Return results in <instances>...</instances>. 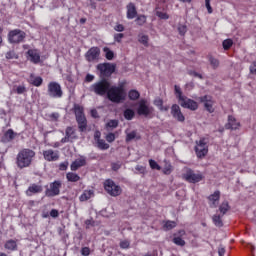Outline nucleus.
I'll return each instance as SVG.
<instances>
[{
    "label": "nucleus",
    "instance_id": "obj_19",
    "mask_svg": "<svg viewBox=\"0 0 256 256\" xmlns=\"http://www.w3.org/2000/svg\"><path fill=\"white\" fill-rule=\"evenodd\" d=\"M45 161H59V150L48 149L43 151Z\"/></svg>",
    "mask_w": 256,
    "mask_h": 256
},
{
    "label": "nucleus",
    "instance_id": "obj_23",
    "mask_svg": "<svg viewBox=\"0 0 256 256\" xmlns=\"http://www.w3.org/2000/svg\"><path fill=\"white\" fill-rule=\"evenodd\" d=\"M37 193H43V186L38 184H32L26 190V195L28 197H31L32 195H35Z\"/></svg>",
    "mask_w": 256,
    "mask_h": 256
},
{
    "label": "nucleus",
    "instance_id": "obj_32",
    "mask_svg": "<svg viewBox=\"0 0 256 256\" xmlns=\"http://www.w3.org/2000/svg\"><path fill=\"white\" fill-rule=\"evenodd\" d=\"M123 115L126 121H132V119H134L135 117V111L131 108H127L126 110H124Z\"/></svg>",
    "mask_w": 256,
    "mask_h": 256
},
{
    "label": "nucleus",
    "instance_id": "obj_29",
    "mask_svg": "<svg viewBox=\"0 0 256 256\" xmlns=\"http://www.w3.org/2000/svg\"><path fill=\"white\" fill-rule=\"evenodd\" d=\"M95 194L93 192V190H85L81 196L79 197L80 201H89V199H91V197H93Z\"/></svg>",
    "mask_w": 256,
    "mask_h": 256
},
{
    "label": "nucleus",
    "instance_id": "obj_37",
    "mask_svg": "<svg viewBox=\"0 0 256 256\" xmlns=\"http://www.w3.org/2000/svg\"><path fill=\"white\" fill-rule=\"evenodd\" d=\"M177 227V222L168 220L164 224V229L166 231H171V229H175Z\"/></svg>",
    "mask_w": 256,
    "mask_h": 256
},
{
    "label": "nucleus",
    "instance_id": "obj_28",
    "mask_svg": "<svg viewBox=\"0 0 256 256\" xmlns=\"http://www.w3.org/2000/svg\"><path fill=\"white\" fill-rule=\"evenodd\" d=\"M66 179H67V181H69L70 183H77V181H80L81 176L78 175L77 173L68 172V173L66 174Z\"/></svg>",
    "mask_w": 256,
    "mask_h": 256
},
{
    "label": "nucleus",
    "instance_id": "obj_4",
    "mask_svg": "<svg viewBox=\"0 0 256 256\" xmlns=\"http://www.w3.org/2000/svg\"><path fill=\"white\" fill-rule=\"evenodd\" d=\"M74 113H75L76 121L78 123L79 132L84 133V131H87V118L83 113V107L77 104L74 105Z\"/></svg>",
    "mask_w": 256,
    "mask_h": 256
},
{
    "label": "nucleus",
    "instance_id": "obj_63",
    "mask_svg": "<svg viewBox=\"0 0 256 256\" xmlns=\"http://www.w3.org/2000/svg\"><path fill=\"white\" fill-rule=\"evenodd\" d=\"M94 140L97 143L98 141H101V132L100 131H96L94 133Z\"/></svg>",
    "mask_w": 256,
    "mask_h": 256
},
{
    "label": "nucleus",
    "instance_id": "obj_64",
    "mask_svg": "<svg viewBox=\"0 0 256 256\" xmlns=\"http://www.w3.org/2000/svg\"><path fill=\"white\" fill-rule=\"evenodd\" d=\"M189 74L193 75V77H198V79H203V75H201L200 73H197L195 71H190Z\"/></svg>",
    "mask_w": 256,
    "mask_h": 256
},
{
    "label": "nucleus",
    "instance_id": "obj_13",
    "mask_svg": "<svg viewBox=\"0 0 256 256\" xmlns=\"http://www.w3.org/2000/svg\"><path fill=\"white\" fill-rule=\"evenodd\" d=\"M77 139V133L75 132V128L72 126H68L65 130V137L61 139V143H73Z\"/></svg>",
    "mask_w": 256,
    "mask_h": 256
},
{
    "label": "nucleus",
    "instance_id": "obj_50",
    "mask_svg": "<svg viewBox=\"0 0 256 256\" xmlns=\"http://www.w3.org/2000/svg\"><path fill=\"white\" fill-rule=\"evenodd\" d=\"M156 15L157 17H159V19H164V20L169 19V14L165 12L157 11Z\"/></svg>",
    "mask_w": 256,
    "mask_h": 256
},
{
    "label": "nucleus",
    "instance_id": "obj_5",
    "mask_svg": "<svg viewBox=\"0 0 256 256\" xmlns=\"http://www.w3.org/2000/svg\"><path fill=\"white\" fill-rule=\"evenodd\" d=\"M154 111L155 109L153 108V106L149 105V102L146 99H141L138 102V115H142L143 117H149V119H152Z\"/></svg>",
    "mask_w": 256,
    "mask_h": 256
},
{
    "label": "nucleus",
    "instance_id": "obj_38",
    "mask_svg": "<svg viewBox=\"0 0 256 256\" xmlns=\"http://www.w3.org/2000/svg\"><path fill=\"white\" fill-rule=\"evenodd\" d=\"M174 91L176 93V97H177L178 101H181L185 97L183 95V92H181V87H179L178 85L174 86Z\"/></svg>",
    "mask_w": 256,
    "mask_h": 256
},
{
    "label": "nucleus",
    "instance_id": "obj_47",
    "mask_svg": "<svg viewBox=\"0 0 256 256\" xmlns=\"http://www.w3.org/2000/svg\"><path fill=\"white\" fill-rule=\"evenodd\" d=\"M6 59H19V56L15 53V51H9L6 53Z\"/></svg>",
    "mask_w": 256,
    "mask_h": 256
},
{
    "label": "nucleus",
    "instance_id": "obj_3",
    "mask_svg": "<svg viewBox=\"0 0 256 256\" xmlns=\"http://www.w3.org/2000/svg\"><path fill=\"white\" fill-rule=\"evenodd\" d=\"M110 87H111V83L107 81V79H102L101 81H98L92 84L89 88V91H91L92 93H95V95H99L100 97H103L107 95Z\"/></svg>",
    "mask_w": 256,
    "mask_h": 256
},
{
    "label": "nucleus",
    "instance_id": "obj_36",
    "mask_svg": "<svg viewBox=\"0 0 256 256\" xmlns=\"http://www.w3.org/2000/svg\"><path fill=\"white\" fill-rule=\"evenodd\" d=\"M133 139H141V136H137V131H132L126 135V143L133 141Z\"/></svg>",
    "mask_w": 256,
    "mask_h": 256
},
{
    "label": "nucleus",
    "instance_id": "obj_40",
    "mask_svg": "<svg viewBox=\"0 0 256 256\" xmlns=\"http://www.w3.org/2000/svg\"><path fill=\"white\" fill-rule=\"evenodd\" d=\"M137 25L143 26L147 23V16L146 15H140L136 18Z\"/></svg>",
    "mask_w": 256,
    "mask_h": 256
},
{
    "label": "nucleus",
    "instance_id": "obj_35",
    "mask_svg": "<svg viewBox=\"0 0 256 256\" xmlns=\"http://www.w3.org/2000/svg\"><path fill=\"white\" fill-rule=\"evenodd\" d=\"M128 97L131 101H137V99L141 97V94L137 90H130L128 93Z\"/></svg>",
    "mask_w": 256,
    "mask_h": 256
},
{
    "label": "nucleus",
    "instance_id": "obj_41",
    "mask_svg": "<svg viewBox=\"0 0 256 256\" xmlns=\"http://www.w3.org/2000/svg\"><path fill=\"white\" fill-rule=\"evenodd\" d=\"M222 45L223 49H225V51H228V49H231V47H233V40L226 39L223 41Z\"/></svg>",
    "mask_w": 256,
    "mask_h": 256
},
{
    "label": "nucleus",
    "instance_id": "obj_22",
    "mask_svg": "<svg viewBox=\"0 0 256 256\" xmlns=\"http://www.w3.org/2000/svg\"><path fill=\"white\" fill-rule=\"evenodd\" d=\"M126 9H127V13H126L127 19H135V17H137V7L133 2L128 3V5L126 6Z\"/></svg>",
    "mask_w": 256,
    "mask_h": 256
},
{
    "label": "nucleus",
    "instance_id": "obj_56",
    "mask_svg": "<svg viewBox=\"0 0 256 256\" xmlns=\"http://www.w3.org/2000/svg\"><path fill=\"white\" fill-rule=\"evenodd\" d=\"M90 254H91V249H89V247H83L81 249V255L89 256Z\"/></svg>",
    "mask_w": 256,
    "mask_h": 256
},
{
    "label": "nucleus",
    "instance_id": "obj_42",
    "mask_svg": "<svg viewBox=\"0 0 256 256\" xmlns=\"http://www.w3.org/2000/svg\"><path fill=\"white\" fill-rule=\"evenodd\" d=\"M106 127L109 129H117V127H119V121L118 120H110L106 124Z\"/></svg>",
    "mask_w": 256,
    "mask_h": 256
},
{
    "label": "nucleus",
    "instance_id": "obj_33",
    "mask_svg": "<svg viewBox=\"0 0 256 256\" xmlns=\"http://www.w3.org/2000/svg\"><path fill=\"white\" fill-rule=\"evenodd\" d=\"M96 147L101 151H107L109 149V144L105 140L101 139L96 142Z\"/></svg>",
    "mask_w": 256,
    "mask_h": 256
},
{
    "label": "nucleus",
    "instance_id": "obj_53",
    "mask_svg": "<svg viewBox=\"0 0 256 256\" xmlns=\"http://www.w3.org/2000/svg\"><path fill=\"white\" fill-rule=\"evenodd\" d=\"M123 37H125L123 33L114 34V41H116V43H121Z\"/></svg>",
    "mask_w": 256,
    "mask_h": 256
},
{
    "label": "nucleus",
    "instance_id": "obj_52",
    "mask_svg": "<svg viewBox=\"0 0 256 256\" xmlns=\"http://www.w3.org/2000/svg\"><path fill=\"white\" fill-rule=\"evenodd\" d=\"M154 105L158 107V109H163V99L157 98L154 100Z\"/></svg>",
    "mask_w": 256,
    "mask_h": 256
},
{
    "label": "nucleus",
    "instance_id": "obj_2",
    "mask_svg": "<svg viewBox=\"0 0 256 256\" xmlns=\"http://www.w3.org/2000/svg\"><path fill=\"white\" fill-rule=\"evenodd\" d=\"M107 97L112 103H121L125 101V89L122 86H110Z\"/></svg>",
    "mask_w": 256,
    "mask_h": 256
},
{
    "label": "nucleus",
    "instance_id": "obj_62",
    "mask_svg": "<svg viewBox=\"0 0 256 256\" xmlns=\"http://www.w3.org/2000/svg\"><path fill=\"white\" fill-rule=\"evenodd\" d=\"M50 216H52L54 219L59 217V211L57 209H52L50 211Z\"/></svg>",
    "mask_w": 256,
    "mask_h": 256
},
{
    "label": "nucleus",
    "instance_id": "obj_43",
    "mask_svg": "<svg viewBox=\"0 0 256 256\" xmlns=\"http://www.w3.org/2000/svg\"><path fill=\"white\" fill-rule=\"evenodd\" d=\"M172 172H173V166H171L170 163H166L163 168L164 175H171Z\"/></svg>",
    "mask_w": 256,
    "mask_h": 256
},
{
    "label": "nucleus",
    "instance_id": "obj_1",
    "mask_svg": "<svg viewBox=\"0 0 256 256\" xmlns=\"http://www.w3.org/2000/svg\"><path fill=\"white\" fill-rule=\"evenodd\" d=\"M35 158V151L24 148L20 150L16 156V165L18 169H25L31 166L33 159Z\"/></svg>",
    "mask_w": 256,
    "mask_h": 256
},
{
    "label": "nucleus",
    "instance_id": "obj_18",
    "mask_svg": "<svg viewBox=\"0 0 256 256\" xmlns=\"http://www.w3.org/2000/svg\"><path fill=\"white\" fill-rule=\"evenodd\" d=\"M171 115L176 121H179V123H184L185 122V116L181 112V107L179 105L174 104L171 107Z\"/></svg>",
    "mask_w": 256,
    "mask_h": 256
},
{
    "label": "nucleus",
    "instance_id": "obj_54",
    "mask_svg": "<svg viewBox=\"0 0 256 256\" xmlns=\"http://www.w3.org/2000/svg\"><path fill=\"white\" fill-rule=\"evenodd\" d=\"M178 32H179L180 35H185L187 33V26L179 25L178 26Z\"/></svg>",
    "mask_w": 256,
    "mask_h": 256
},
{
    "label": "nucleus",
    "instance_id": "obj_21",
    "mask_svg": "<svg viewBox=\"0 0 256 256\" xmlns=\"http://www.w3.org/2000/svg\"><path fill=\"white\" fill-rule=\"evenodd\" d=\"M17 137V133L13 129H8L1 138L2 143H11Z\"/></svg>",
    "mask_w": 256,
    "mask_h": 256
},
{
    "label": "nucleus",
    "instance_id": "obj_7",
    "mask_svg": "<svg viewBox=\"0 0 256 256\" xmlns=\"http://www.w3.org/2000/svg\"><path fill=\"white\" fill-rule=\"evenodd\" d=\"M117 69V66L115 64L106 62V63H100L97 65V70L100 73V77L105 79V77H111V74Z\"/></svg>",
    "mask_w": 256,
    "mask_h": 256
},
{
    "label": "nucleus",
    "instance_id": "obj_27",
    "mask_svg": "<svg viewBox=\"0 0 256 256\" xmlns=\"http://www.w3.org/2000/svg\"><path fill=\"white\" fill-rule=\"evenodd\" d=\"M226 129H239V122L235 117L229 115L228 116V123L225 125Z\"/></svg>",
    "mask_w": 256,
    "mask_h": 256
},
{
    "label": "nucleus",
    "instance_id": "obj_14",
    "mask_svg": "<svg viewBox=\"0 0 256 256\" xmlns=\"http://www.w3.org/2000/svg\"><path fill=\"white\" fill-rule=\"evenodd\" d=\"M179 103L181 107H184V109H190V111H197V109H199V104L195 102V100L187 98L186 96L181 99Z\"/></svg>",
    "mask_w": 256,
    "mask_h": 256
},
{
    "label": "nucleus",
    "instance_id": "obj_26",
    "mask_svg": "<svg viewBox=\"0 0 256 256\" xmlns=\"http://www.w3.org/2000/svg\"><path fill=\"white\" fill-rule=\"evenodd\" d=\"M178 235L179 236H177V234H174V238L172 240L173 243L175 245H178V247H185V240H183V238H181V237H183V235H185V230H180L178 232Z\"/></svg>",
    "mask_w": 256,
    "mask_h": 256
},
{
    "label": "nucleus",
    "instance_id": "obj_60",
    "mask_svg": "<svg viewBox=\"0 0 256 256\" xmlns=\"http://www.w3.org/2000/svg\"><path fill=\"white\" fill-rule=\"evenodd\" d=\"M59 117H60V115L57 112H54V113L50 114V119L52 121H59Z\"/></svg>",
    "mask_w": 256,
    "mask_h": 256
},
{
    "label": "nucleus",
    "instance_id": "obj_44",
    "mask_svg": "<svg viewBox=\"0 0 256 256\" xmlns=\"http://www.w3.org/2000/svg\"><path fill=\"white\" fill-rule=\"evenodd\" d=\"M149 165H150L151 169H156V171H161V166H159L157 164V161H155L153 159H150L149 160Z\"/></svg>",
    "mask_w": 256,
    "mask_h": 256
},
{
    "label": "nucleus",
    "instance_id": "obj_34",
    "mask_svg": "<svg viewBox=\"0 0 256 256\" xmlns=\"http://www.w3.org/2000/svg\"><path fill=\"white\" fill-rule=\"evenodd\" d=\"M103 51L105 52V57L108 61H113L114 57H115V53L109 49V47H104Z\"/></svg>",
    "mask_w": 256,
    "mask_h": 256
},
{
    "label": "nucleus",
    "instance_id": "obj_9",
    "mask_svg": "<svg viewBox=\"0 0 256 256\" xmlns=\"http://www.w3.org/2000/svg\"><path fill=\"white\" fill-rule=\"evenodd\" d=\"M104 189L108 195H111V197H119L122 191L121 186L115 184V182L111 179L104 182Z\"/></svg>",
    "mask_w": 256,
    "mask_h": 256
},
{
    "label": "nucleus",
    "instance_id": "obj_16",
    "mask_svg": "<svg viewBox=\"0 0 256 256\" xmlns=\"http://www.w3.org/2000/svg\"><path fill=\"white\" fill-rule=\"evenodd\" d=\"M99 55H101V50L99 49V47H92L86 52L85 58L86 61L92 63V61H96V59H99Z\"/></svg>",
    "mask_w": 256,
    "mask_h": 256
},
{
    "label": "nucleus",
    "instance_id": "obj_39",
    "mask_svg": "<svg viewBox=\"0 0 256 256\" xmlns=\"http://www.w3.org/2000/svg\"><path fill=\"white\" fill-rule=\"evenodd\" d=\"M219 211L222 213L221 215H225L229 211V202H223L219 207Z\"/></svg>",
    "mask_w": 256,
    "mask_h": 256
},
{
    "label": "nucleus",
    "instance_id": "obj_15",
    "mask_svg": "<svg viewBox=\"0 0 256 256\" xmlns=\"http://www.w3.org/2000/svg\"><path fill=\"white\" fill-rule=\"evenodd\" d=\"M200 103H204L205 109L208 111V113H214L215 108H213V105L215 101H213V97L209 95H205L199 98Z\"/></svg>",
    "mask_w": 256,
    "mask_h": 256
},
{
    "label": "nucleus",
    "instance_id": "obj_55",
    "mask_svg": "<svg viewBox=\"0 0 256 256\" xmlns=\"http://www.w3.org/2000/svg\"><path fill=\"white\" fill-rule=\"evenodd\" d=\"M114 30H116L118 33H123V31H125V26H123V24H116L114 26Z\"/></svg>",
    "mask_w": 256,
    "mask_h": 256
},
{
    "label": "nucleus",
    "instance_id": "obj_59",
    "mask_svg": "<svg viewBox=\"0 0 256 256\" xmlns=\"http://www.w3.org/2000/svg\"><path fill=\"white\" fill-rule=\"evenodd\" d=\"M250 73L252 75H256V61L252 62V64L250 65Z\"/></svg>",
    "mask_w": 256,
    "mask_h": 256
},
{
    "label": "nucleus",
    "instance_id": "obj_31",
    "mask_svg": "<svg viewBox=\"0 0 256 256\" xmlns=\"http://www.w3.org/2000/svg\"><path fill=\"white\" fill-rule=\"evenodd\" d=\"M4 247L8 251H16V249H17V241H15L13 239L8 240V241H6Z\"/></svg>",
    "mask_w": 256,
    "mask_h": 256
},
{
    "label": "nucleus",
    "instance_id": "obj_45",
    "mask_svg": "<svg viewBox=\"0 0 256 256\" xmlns=\"http://www.w3.org/2000/svg\"><path fill=\"white\" fill-rule=\"evenodd\" d=\"M27 92V88L25 87V85H19L16 87V93L17 95H23V93Z\"/></svg>",
    "mask_w": 256,
    "mask_h": 256
},
{
    "label": "nucleus",
    "instance_id": "obj_10",
    "mask_svg": "<svg viewBox=\"0 0 256 256\" xmlns=\"http://www.w3.org/2000/svg\"><path fill=\"white\" fill-rule=\"evenodd\" d=\"M61 187H63L61 180H55L54 182H51L49 187L46 188V197H57V195H60L61 193Z\"/></svg>",
    "mask_w": 256,
    "mask_h": 256
},
{
    "label": "nucleus",
    "instance_id": "obj_20",
    "mask_svg": "<svg viewBox=\"0 0 256 256\" xmlns=\"http://www.w3.org/2000/svg\"><path fill=\"white\" fill-rule=\"evenodd\" d=\"M85 165H87V158L80 156V158L72 162L70 169L71 171H77V169H80V167H85Z\"/></svg>",
    "mask_w": 256,
    "mask_h": 256
},
{
    "label": "nucleus",
    "instance_id": "obj_17",
    "mask_svg": "<svg viewBox=\"0 0 256 256\" xmlns=\"http://www.w3.org/2000/svg\"><path fill=\"white\" fill-rule=\"evenodd\" d=\"M26 55L28 56L29 61L31 63H34V65H37L41 63V53L37 49H29L26 52Z\"/></svg>",
    "mask_w": 256,
    "mask_h": 256
},
{
    "label": "nucleus",
    "instance_id": "obj_8",
    "mask_svg": "<svg viewBox=\"0 0 256 256\" xmlns=\"http://www.w3.org/2000/svg\"><path fill=\"white\" fill-rule=\"evenodd\" d=\"M27 37V33L21 29H14L8 33V41L9 43H23L25 38Z\"/></svg>",
    "mask_w": 256,
    "mask_h": 256
},
{
    "label": "nucleus",
    "instance_id": "obj_25",
    "mask_svg": "<svg viewBox=\"0 0 256 256\" xmlns=\"http://www.w3.org/2000/svg\"><path fill=\"white\" fill-rule=\"evenodd\" d=\"M208 199L210 207H217V205H219V199H221V192L215 191L212 195L208 197Z\"/></svg>",
    "mask_w": 256,
    "mask_h": 256
},
{
    "label": "nucleus",
    "instance_id": "obj_61",
    "mask_svg": "<svg viewBox=\"0 0 256 256\" xmlns=\"http://www.w3.org/2000/svg\"><path fill=\"white\" fill-rule=\"evenodd\" d=\"M95 79V76L92 74H87L85 77L86 83H91Z\"/></svg>",
    "mask_w": 256,
    "mask_h": 256
},
{
    "label": "nucleus",
    "instance_id": "obj_51",
    "mask_svg": "<svg viewBox=\"0 0 256 256\" xmlns=\"http://www.w3.org/2000/svg\"><path fill=\"white\" fill-rule=\"evenodd\" d=\"M130 245L131 242H129L128 240H123L120 242L121 249H129Z\"/></svg>",
    "mask_w": 256,
    "mask_h": 256
},
{
    "label": "nucleus",
    "instance_id": "obj_24",
    "mask_svg": "<svg viewBox=\"0 0 256 256\" xmlns=\"http://www.w3.org/2000/svg\"><path fill=\"white\" fill-rule=\"evenodd\" d=\"M27 81L34 87H41L43 85V78L41 76H36L35 74H30Z\"/></svg>",
    "mask_w": 256,
    "mask_h": 256
},
{
    "label": "nucleus",
    "instance_id": "obj_30",
    "mask_svg": "<svg viewBox=\"0 0 256 256\" xmlns=\"http://www.w3.org/2000/svg\"><path fill=\"white\" fill-rule=\"evenodd\" d=\"M215 227H223V214H216L212 217Z\"/></svg>",
    "mask_w": 256,
    "mask_h": 256
},
{
    "label": "nucleus",
    "instance_id": "obj_46",
    "mask_svg": "<svg viewBox=\"0 0 256 256\" xmlns=\"http://www.w3.org/2000/svg\"><path fill=\"white\" fill-rule=\"evenodd\" d=\"M209 61L213 69H217V67H219V60H217L216 58L210 57Z\"/></svg>",
    "mask_w": 256,
    "mask_h": 256
},
{
    "label": "nucleus",
    "instance_id": "obj_11",
    "mask_svg": "<svg viewBox=\"0 0 256 256\" xmlns=\"http://www.w3.org/2000/svg\"><path fill=\"white\" fill-rule=\"evenodd\" d=\"M183 178L188 183H200L202 179H205V176H203V174L200 172L196 173L195 171L188 168L183 174Z\"/></svg>",
    "mask_w": 256,
    "mask_h": 256
},
{
    "label": "nucleus",
    "instance_id": "obj_12",
    "mask_svg": "<svg viewBox=\"0 0 256 256\" xmlns=\"http://www.w3.org/2000/svg\"><path fill=\"white\" fill-rule=\"evenodd\" d=\"M195 153L198 159H203L207 153H209V148L207 146V140L205 138L196 141Z\"/></svg>",
    "mask_w": 256,
    "mask_h": 256
},
{
    "label": "nucleus",
    "instance_id": "obj_6",
    "mask_svg": "<svg viewBox=\"0 0 256 256\" xmlns=\"http://www.w3.org/2000/svg\"><path fill=\"white\" fill-rule=\"evenodd\" d=\"M48 97L52 99H61L63 97V89L61 88V84L59 82H49L48 84Z\"/></svg>",
    "mask_w": 256,
    "mask_h": 256
},
{
    "label": "nucleus",
    "instance_id": "obj_49",
    "mask_svg": "<svg viewBox=\"0 0 256 256\" xmlns=\"http://www.w3.org/2000/svg\"><path fill=\"white\" fill-rule=\"evenodd\" d=\"M116 137H115V133L110 132L106 135V141L108 143H113V141H115Z\"/></svg>",
    "mask_w": 256,
    "mask_h": 256
},
{
    "label": "nucleus",
    "instance_id": "obj_48",
    "mask_svg": "<svg viewBox=\"0 0 256 256\" xmlns=\"http://www.w3.org/2000/svg\"><path fill=\"white\" fill-rule=\"evenodd\" d=\"M139 42L142 43V45H145L147 47L148 43H149V36L147 35H142L139 38Z\"/></svg>",
    "mask_w": 256,
    "mask_h": 256
},
{
    "label": "nucleus",
    "instance_id": "obj_57",
    "mask_svg": "<svg viewBox=\"0 0 256 256\" xmlns=\"http://www.w3.org/2000/svg\"><path fill=\"white\" fill-rule=\"evenodd\" d=\"M206 9L209 14L213 13V8L211 7V0H205Z\"/></svg>",
    "mask_w": 256,
    "mask_h": 256
},
{
    "label": "nucleus",
    "instance_id": "obj_58",
    "mask_svg": "<svg viewBox=\"0 0 256 256\" xmlns=\"http://www.w3.org/2000/svg\"><path fill=\"white\" fill-rule=\"evenodd\" d=\"M67 167H69V162H62L59 165L60 171H67Z\"/></svg>",
    "mask_w": 256,
    "mask_h": 256
}]
</instances>
